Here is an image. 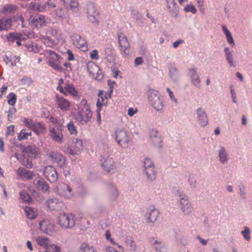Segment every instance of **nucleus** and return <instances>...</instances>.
<instances>
[{
    "label": "nucleus",
    "instance_id": "nucleus-1",
    "mask_svg": "<svg viewBox=\"0 0 252 252\" xmlns=\"http://www.w3.org/2000/svg\"><path fill=\"white\" fill-rule=\"evenodd\" d=\"M41 55H43L48 60V64L54 70L62 72V66L63 58L53 51L45 50Z\"/></svg>",
    "mask_w": 252,
    "mask_h": 252
},
{
    "label": "nucleus",
    "instance_id": "nucleus-2",
    "mask_svg": "<svg viewBox=\"0 0 252 252\" xmlns=\"http://www.w3.org/2000/svg\"><path fill=\"white\" fill-rule=\"evenodd\" d=\"M75 216L72 213H61L58 217V224L64 229L71 228L76 225Z\"/></svg>",
    "mask_w": 252,
    "mask_h": 252
},
{
    "label": "nucleus",
    "instance_id": "nucleus-3",
    "mask_svg": "<svg viewBox=\"0 0 252 252\" xmlns=\"http://www.w3.org/2000/svg\"><path fill=\"white\" fill-rule=\"evenodd\" d=\"M115 138L118 144L122 147H126L131 141L130 133L124 129H117L115 131Z\"/></svg>",
    "mask_w": 252,
    "mask_h": 252
},
{
    "label": "nucleus",
    "instance_id": "nucleus-4",
    "mask_svg": "<svg viewBox=\"0 0 252 252\" xmlns=\"http://www.w3.org/2000/svg\"><path fill=\"white\" fill-rule=\"evenodd\" d=\"M92 115L89 106H87L77 113L75 119L81 125H84L91 121Z\"/></svg>",
    "mask_w": 252,
    "mask_h": 252
},
{
    "label": "nucleus",
    "instance_id": "nucleus-5",
    "mask_svg": "<svg viewBox=\"0 0 252 252\" xmlns=\"http://www.w3.org/2000/svg\"><path fill=\"white\" fill-rule=\"evenodd\" d=\"M148 100L151 104L157 110L159 111L162 109L163 105L158 91L154 90H149Z\"/></svg>",
    "mask_w": 252,
    "mask_h": 252
},
{
    "label": "nucleus",
    "instance_id": "nucleus-6",
    "mask_svg": "<svg viewBox=\"0 0 252 252\" xmlns=\"http://www.w3.org/2000/svg\"><path fill=\"white\" fill-rule=\"evenodd\" d=\"M179 197V207L183 213L185 215L191 214L193 211V208L189 200L188 196L180 192Z\"/></svg>",
    "mask_w": 252,
    "mask_h": 252
},
{
    "label": "nucleus",
    "instance_id": "nucleus-7",
    "mask_svg": "<svg viewBox=\"0 0 252 252\" xmlns=\"http://www.w3.org/2000/svg\"><path fill=\"white\" fill-rule=\"evenodd\" d=\"M88 18L92 23H97L99 18V12L94 3H89L86 6Z\"/></svg>",
    "mask_w": 252,
    "mask_h": 252
},
{
    "label": "nucleus",
    "instance_id": "nucleus-8",
    "mask_svg": "<svg viewBox=\"0 0 252 252\" xmlns=\"http://www.w3.org/2000/svg\"><path fill=\"white\" fill-rule=\"evenodd\" d=\"M101 165L103 169L107 172H114L115 169V162L112 158L105 154L101 157Z\"/></svg>",
    "mask_w": 252,
    "mask_h": 252
},
{
    "label": "nucleus",
    "instance_id": "nucleus-9",
    "mask_svg": "<svg viewBox=\"0 0 252 252\" xmlns=\"http://www.w3.org/2000/svg\"><path fill=\"white\" fill-rule=\"evenodd\" d=\"M110 82L111 81L110 80L108 81V83L110 86V93L109 94L104 93V91L102 90H100L99 91L98 97L96 102V106L99 111H101L102 106L107 104V99L108 98L111 97V94L113 92V87L111 86Z\"/></svg>",
    "mask_w": 252,
    "mask_h": 252
},
{
    "label": "nucleus",
    "instance_id": "nucleus-10",
    "mask_svg": "<svg viewBox=\"0 0 252 252\" xmlns=\"http://www.w3.org/2000/svg\"><path fill=\"white\" fill-rule=\"evenodd\" d=\"M58 192L60 195L67 198H70L74 195V192L71 187L64 183L59 185Z\"/></svg>",
    "mask_w": 252,
    "mask_h": 252
},
{
    "label": "nucleus",
    "instance_id": "nucleus-11",
    "mask_svg": "<svg viewBox=\"0 0 252 252\" xmlns=\"http://www.w3.org/2000/svg\"><path fill=\"white\" fill-rule=\"evenodd\" d=\"M46 204L47 207L51 211H60L64 207L63 202L56 198L48 199Z\"/></svg>",
    "mask_w": 252,
    "mask_h": 252
},
{
    "label": "nucleus",
    "instance_id": "nucleus-12",
    "mask_svg": "<svg viewBox=\"0 0 252 252\" xmlns=\"http://www.w3.org/2000/svg\"><path fill=\"white\" fill-rule=\"evenodd\" d=\"M30 21L31 24L37 28L44 27L47 24V19L45 16L41 14L31 17Z\"/></svg>",
    "mask_w": 252,
    "mask_h": 252
},
{
    "label": "nucleus",
    "instance_id": "nucleus-13",
    "mask_svg": "<svg viewBox=\"0 0 252 252\" xmlns=\"http://www.w3.org/2000/svg\"><path fill=\"white\" fill-rule=\"evenodd\" d=\"M72 40L73 44L82 51H85L88 49V45L86 41L82 38L79 35L74 34L72 36Z\"/></svg>",
    "mask_w": 252,
    "mask_h": 252
},
{
    "label": "nucleus",
    "instance_id": "nucleus-14",
    "mask_svg": "<svg viewBox=\"0 0 252 252\" xmlns=\"http://www.w3.org/2000/svg\"><path fill=\"white\" fill-rule=\"evenodd\" d=\"M44 175L51 183H54L58 180L57 173L55 168L52 166H48L45 168Z\"/></svg>",
    "mask_w": 252,
    "mask_h": 252
},
{
    "label": "nucleus",
    "instance_id": "nucleus-15",
    "mask_svg": "<svg viewBox=\"0 0 252 252\" xmlns=\"http://www.w3.org/2000/svg\"><path fill=\"white\" fill-rule=\"evenodd\" d=\"M189 75L192 85L196 88L200 89L201 88V80L196 70L194 68L189 69Z\"/></svg>",
    "mask_w": 252,
    "mask_h": 252
},
{
    "label": "nucleus",
    "instance_id": "nucleus-16",
    "mask_svg": "<svg viewBox=\"0 0 252 252\" xmlns=\"http://www.w3.org/2000/svg\"><path fill=\"white\" fill-rule=\"evenodd\" d=\"M49 158L52 162L57 163L60 167H63L65 163L64 158L58 152H51Z\"/></svg>",
    "mask_w": 252,
    "mask_h": 252
},
{
    "label": "nucleus",
    "instance_id": "nucleus-17",
    "mask_svg": "<svg viewBox=\"0 0 252 252\" xmlns=\"http://www.w3.org/2000/svg\"><path fill=\"white\" fill-rule=\"evenodd\" d=\"M68 10H70L72 12L77 13L79 11V3L77 0H61Z\"/></svg>",
    "mask_w": 252,
    "mask_h": 252
},
{
    "label": "nucleus",
    "instance_id": "nucleus-18",
    "mask_svg": "<svg viewBox=\"0 0 252 252\" xmlns=\"http://www.w3.org/2000/svg\"><path fill=\"white\" fill-rule=\"evenodd\" d=\"M158 215V211L154 207L149 209L145 215L146 222H154L157 220Z\"/></svg>",
    "mask_w": 252,
    "mask_h": 252
},
{
    "label": "nucleus",
    "instance_id": "nucleus-19",
    "mask_svg": "<svg viewBox=\"0 0 252 252\" xmlns=\"http://www.w3.org/2000/svg\"><path fill=\"white\" fill-rule=\"evenodd\" d=\"M50 136L56 142L62 143L63 142V135L61 129L51 128L49 130Z\"/></svg>",
    "mask_w": 252,
    "mask_h": 252
},
{
    "label": "nucleus",
    "instance_id": "nucleus-20",
    "mask_svg": "<svg viewBox=\"0 0 252 252\" xmlns=\"http://www.w3.org/2000/svg\"><path fill=\"white\" fill-rule=\"evenodd\" d=\"M197 115V120L200 125L204 126L208 124V119L205 112L201 108L196 110Z\"/></svg>",
    "mask_w": 252,
    "mask_h": 252
},
{
    "label": "nucleus",
    "instance_id": "nucleus-21",
    "mask_svg": "<svg viewBox=\"0 0 252 252\" xmlns=\"http://www.w3.org/2000/svg\"><path fill=\"white\" fill-rule=\"evenodd\" d=\"M53 224L49 220H43L39 223L40 230L45 233H49L52 230Z\"/></svg>",
    "mask_w": 252,
    "mask_h": 252
},
{
    "label": "nucleus",
    "instance_id": "nucleus-22",
    "mask_svg": "<svg viewBox=\"0 0 252 252\" xmlns=\"http://www.w3.org/2000/svg\"><path fill=\"white\" fill-rule=\"evenodd\" d=\"M17 173L21 178H26L28 180L32 179L34 176V174L32 171L28 170L23 167L19 168Z\"/></svg>",
    "mask_w": 252,
    "mask_h": 252
},
{
    "label": "nucleus",
    "instance_id": "nucleus-23",
    "mask_svg": "<svg viewBox=\"0 0 252 252\" xmlns=\"http://www.w3.org/2000/svg\"><path fill=\"white\" fill-rule=\"evenodd\" d=\"M167 8L172 16L177 17L178 16V10L174 0H166Z\"/></svg>",
    "mask_w": 252,
    "mask_h": 252
},
{
    "label": "nucleus",
    "instance_id": "nucleus-24",
    "mask_svg": "<svg viewBox=\"0 0 252 252\" xmlns=\"http://www.w3.org/2000/svg\"><path fill=\"white\" fill-rule=\"evenodd\" d=\"M119 42L122 50L126 55L128 54L126 53V50L129 48V44L126 37L123 33H121L118 35Z\"/></svg>",
    "mask_w": 252,
    "mask_h": 252
},
{
    "label": "nucleus",
    "instance_id": "nucleus-25",
    "mask_svg": "<svg viewBox=\"0 0 252 252\" xmlns=\"http://www.w3.org/2000/svg\"><path fill=\"white\" fill-rule=\"evenodd\" d=\"M150 136L155 145L158 146L160 145L161 142V138L157 129H151L150 131Z\"/></svg>",
    "mask_w": 252,
    "mask_h": 252
},
{
    "label": "nucleus",
    "instance_id": "nucleus-26",
    "mask_svg": "<svg viewBox=\"0 0 252 252\" xmlns=\"http://www.w3.org/2000/svg\"><path fill=\"white\" fill-rule=\"evenodd\" d=\"M34 184L38 190L45 192L48 191L49 187L47 183L42 179H38L34 181Z\"/></svg>",
    "mask_w": 252,
    "mask_h": 252
},
{
    "label": "nucleus",
    "instance_id": "nucleus-27",
    "mask_svg": "<svg viewBox=\"0 0 252 252\" xmlns=\"http://www.w3.org/2000/svg\"><path fill=\"white\" fill-rule=\"evenodd\" d=\"M59 108L62 110H67L70 107L69 101L62 96H57Z\"/></svg>",
    "mask_w": 252,
    "mask_h": 252
},
{
    "label": "nucleus",
    "instance_id": "nucleus-28",
    "mask_svg": "<svg viewBox=\"0 0 252 252\" xmlns=\"http://www.w3.org/2000/svg\"><path fill=\"white\" fill-rule=\"evenodd\" d=\"M12 27V20L10 18L0 19V32L8 31Z\"/></svg>",
    "mask_w": 252,
    "mask_h": 252
},
{
    "label": "nucleus",
    "instance_id": "nucleus-29",
    "mask_svg": "<svg viewBox=\"0 0 252 252\" xmlns=\"http://www.w3.org/2000/svg\"><path fill=\"white\" fill-rule=\"evenodd\" d=\"M36 241L37 244L44 248L46 249L50 243V240L47 237L45 236H38L36 238Z\"/></svg>",
    "mask_w": 252,
    "mask_h": 252
},
{
    "label": "nucleus",
    "instance_id": "nucleus-30",
    "mask_svg": "<svg viewBox=\"0 0 252 252\" xmlns=\"http://www.w3.org/2000/svg\"><path fill=\"white\" fill-rule=\"evenodd\" d=\"M224 53L226 57V60L227 61L228 64L231 67H234L235 65L233 62V55L230 52L228 47H225Z\"/></svg>",
    "mask_w": 252,
    "mask_h": 252
},
{
    "label": "nucleus",
    "instance_id": "nucleus-31",
    "mask_svg": "<svg viewBox=\"0 0 252 252\" xmlns=\"http://www.w3.org/2000/svg\"><path fill=\"white\" fill-rule=\"evenodd\" d=\"M66 92L72 95L73 96H78V92L77 90L75 88L73 85L70 83L65 84L64 86Z\"/></svg>",
    "mask_w": 252,
    "mask_h": 252
},
{
    "label": "nucleus",
    "instance_id": "nucleus-32",
    "mask_svg": "<svg viewBox=\"0 0 252 252\" xmlns=\"http://www.w3.org/2000/svg\"><path fill=\"white\" fill-rule=\"evenodd\" d=\"M87 68L90 73L92 74L94 77H95L96 75H98L99 68L96 64L93 63H90L87 65Z\"/></svg>",
    "mask_w": 252,
    "mask_h": 252
},
{
    "label": "nucleus",
    "instance_id": "nucleus-33",
    "mask_svg": "<svg viewBox=\"0 0 252 252\" xmlns=\"http://www.w3.org/2000/svg\"><path fill=\"white\" fill-rule=\"evenodd\" d=\"M32 130L37 134L39 135L45 131V128L44 126L41 123H35Z\"/></svg>",
    "mask_w": 252,
    "mask_h": 252
},
{
    "label": "nucleus",
    "instance_id": "nucleus-34",
    "mask_svg": "<svg viewBox=\"0 0 252 252\" xmlns=\"http://www.w3.org/2000/svg\"><path fill=\"white\" fill-rule=\"evenodd\" d=\"M40 40L44 44L48 47H53L55 44L54 41L47 36H40Z\"/></svg>",
    "mask_w": 252,
    "mask_h": 252
},
{
    "label": "nucleus",
    "instance_id": "nucleus-35",
    "mask_svg": "<svg viewBox=\"0 0 252 252\" xmlns=\"http://www.w3.org/2000/svg\"><path fill=\"white\" fill-rule=\"evenodd\" d=\"M108 192L111 199L114 200L117 198L118 191L117 189L112 185L109 186Z\"/></svg>",
    "mask_w": 252,
    "mask_h": 252
},
{
    "label": "nucleus",
    "instance_id": "nucleus-36",
    "mask_svg": "<svg viewBox=\"0 0 252 252\" xmlns=\"http://www.w3.org/2000/svg\"><path fill=\"white\" fill-rule=\"evenodd\" d=\"M222 30L226 35L227 42L230 45L234 46L235 45L234 41L230 31L225 26H222Z\"/></svg>",
    "mask_w": 252,
    "mask_h": 252
},
{
    "label": "nucleus",
    "instance_id": "nucleus-37",
    "mask_svg": "<svg viewBox=\"0 0 252 252\" xmlns=\"http://www.w3.org/2000/svg\"><path fill=\"white\" fill-rule=\"evenodd\" d=\"M32 133L31 131H27L26 129H23L18 135V139L19 141L27 140L30 136H31Z\"/></svg>",
    "mask_w": 252,
    "mask_h": 252
},
{
    "label": "nucleus",
    "instance_id": "nucleus-38",
    "mask_svg": "<svg viewBox=\"0 0 252 252\" xmlns=\"http://www.w3.org/2000/svg\"><path fill=\"white\" fill-rule=\"evenodd\" d=\"M94 248L87 243H83L80 246L79 252H94Z\"/></svg>",
    "mask_w": 252,
    "mask_h": 252
},
{
    "label": "nucleus",
    "instance_id": "nucleus-39",
    "mask_svg": "<svg viewBox=\"0 0 252 252\" xmlns=\"http://www.w3.org/2000/svg\"><path fill=\"white\" fill-rule=\"evenodd\" d=\"M24 211L26 214L27 217L29 219L32 220L36 218V214L34 210L30 207H26L24 209Z\"/></svg>",
    "mask_w": 252,
    "mask_h": 252
},
{
    "label": "nucleus",
    "instance_id": "nucleus-40",
    "mask_svg": "<svg viewBox=\"0 0 252 252\" xmlns=\"http://www.w3.org/2000/svg\"><path fill=\"white\" fill-rule=\"evenodd\" d=\"M17 9V7L14 4H8L3 7L2 12L4 14L15 12Z\"/></svg>",
    "mask_w": 252,
    "mask_h": 252
},
{
    "label": "nucleus",
    "instance_id": "nucleus-41",
    "mask_svg": "<svg viewBox=\"0 0 252 252\" xmlns=\"http://www.w3.org/2000/svg\"><path fill=\"white\" fill-rule=\"evenodd\" d=\"M145 170L148 179L151 181H153L156 179L157 174L154 167L146 169Z\"/></svg>",
    "mask_w": 252,
    "mask_h": 252
},
{
    "label": "nucleus",
    "instance_id": "nucleus-42",
    "mask_svg": "<svg viewBox=\"0 0 252 252\" xmlns=\"http://www.w3.org/2000/svg\"><path fill=\"white\" fill-rule=\"evenodd\" d=\"M67 127L71 135L76 136L77 134L78 131L77 127L73 121H70L67 125Z\"/></svg>",
    "mask_w": 252,
    "mask_h": 252
},
{
    "label": "nucleus",
    "instance_id": "nucleus-43",
    "mask_svg": "<svg viewBox=\"0 0 252 252\" xmlns=\"http://www.w3.org/2000/svg\"><path fill=\"white\" fill-rule=\"evenodd\" d=\"M7 99L8 104L13 106L16 102L17 97L14 93H10L7 95Z\"/></svg>",
    "mask_w": 252,
    "mask_h": 252
},
{
    "label": "nucleus",
    "instance_id": "nucleus-44",
    "mask_svg": "<svg viewBox=\"0 0 252 252\" xmlns=\"http://www.w3.org/2000/svg\"><path fill=\"white\" fill-rule=\"evenodd\" d=\"M29 8L31 10L39 12H42L44 10V8L41 7L39 4L33 1L31 2L29 4Z\"/></svg>",
    "mask_w": 252,
    "mask_h": 252
},
{
    "label": "nucleus",
    "instance_id": "nucleus-45",
    "mask_svg": "<svg viewBox=\"0 0 252 252\" xmlns=\"http://www.w3.org/2000/svg\"><path fill=\"white\" fill-rule=\"evenodd\" d=\"M155 244V247L157 251L159 252H166V248L163 243L156 241Z\"/></svg>",
    "mask_w": 252,
    "mask_h": 252
},
{
    "label": "nucleus",
    "instance_id": "nucleus-46",
    "mask_svg": "<svg viewBox=\"0 0 252 252\" xmlns=\"http://www.w3.org/2000/svg\"><path fill=\"white\" fill-rule=\"evenodd\" d=\"M219 158L220 160L222 163L226 162L228 160L227 155L226 154V153L223 147L221 148L220 151Z\"/></svg>",
    "mask_w": 252,
    "mask_h": 252
},
{
    "label": "nucleus",
    "instance_id": "nucleus-47",
    "mask_svg": "<svg viewBox=\"0 0 252 252\" xmlns=\"http://www.w3.org/2000/svg\"><path fill=\"white\" fill-rule=\"evenodd\" d=\"M126 243L127 247H129L130 251H134L136 249V243L131 238H127L126 241Z\"/></svg>",
    "mask_w": 252,
    "mask_h": 252
},
{
    "label": "nucleus",
    "instance_id": "nucleus-48",
    "mask_svg": "<svg viewBox=\"0 0 252 252\" xmlns=\"http://www.w3.org/2000/svg\"><path fill=\"white\" fill-rule=\"evenodd\" d=\"M21 199L24 202H30L31 199L30 195L26 191H22L20 192Z\"/></svg>",
    "mask_w": 252,
    "mask_h": 252
},
{
    "label": "nucleus",
    "instance_id": "nucleus-49",
    "mask_svg": "<svg viewBox=\"0 0 252 252\" xmlns=\"http://www.w3.org/2000/svg\"><path fill=\"white\" fill-rule=\"evenodd\" d=\"M60 249L59 247L56 245H51L50 243L46 249L45 252H60Z\"/></svg>",
    "mask_w": 252,
    "mask_h": 252
},
{
    "label": "nucleus",
    "instance_id": "nucleus-50",
    "mask_svg": "<svg viewBox=\"0 0 252 252\" xmlns=\"http://www.w3.org/2000/svg\"><path fill=\"white\" fill-rule=\"evenodd\" d=\"M21 82L22 85L28 86H31L33 83L32 79L28 77H24L22 78L21 80Z\"/></svg>",
    "mask_w": 252,
    "mask_h": 252
},
{
    "label": "nucleus",
    "instance_id": "nucleus-51",
    "mask_svg": "<svg viewBox=\"0 0 252 252\" xmlns=\"http://www.w3.org/2000/svg\"><path fill=\"white\" fill-rule=\"evenodd\" d=\"M184 10L186 12H191L192 14H195L197 12L196 9L192 4L187 5V6L184 8Z\"/></svg>",
    "mask_w": 252,
    "mask_h": 252
},
{
    "label": "nucleus",
    "instance_id": "nucleus-52",
    "mask_svg": "<svg viewBox=\"0 0 252 252\" xmlns=\"http://www.w3.org/2000/svg\"><path fill=\"white\" fill-rule=\"evenodd\" d=\"M74 147L77 151H79L83 149V141L79 139H76L74 143Z\"/></svg>",
    "mask_w": 252,
    "mask_h": 252
},
{
    "label": "nucleus",
    "instance_id": "nucleus-53",
    "mask_svg": "<svg viewBox=\"0 0 252 252\" xmlns=\"http://www.w3.org/2000/svg\"><path fill=\"white\" fill-rule=\"evenodd\" d=\"M27 47L30 52H32L33 53H37L39 52V49L35 44H29L27 45Z\"/></svg>",
    "mask_w": 252,
    "mask_h": 252
},
{
    "label": "nucleus",
    "instance_id": "nucleus-54",
    "mask_svg": "<svg viewBox=\"0 0 252 252\" xmlns=\"http://www.w3.org/2000/svg\"><path fill=\"white\" fill-rule=\"evenodd\" d=\"M242 234L243 237L248 241L250 240V231L249 227H246L245 230L242 231Z\"/></svg>",
    "mask_w": 252,
    "mask_h": 252
},
{
    "label": "nucleus",
    "instance_id": "nucleus-55",
    "mask_svg": "<svg viewBox=\"0 0 252 252\" xmlns=\"http://www.w3.org/2000/svg\"><path fill=\"white\" fill-rule=\"evenodd\" d=\"M23 122L27 127H29L32 129L35 124L33 122V121L32 120L28 119L25 118H24L23 119Z\"/></svg>",
    "mask_w": 252,
    "mask_h": 252
},
{
    "label": "nucleus",
    "instance_id": "nucleus-56",
    "mask_svg": "<svg viewBox=\"0 0 252 252\" xmlns=\"http://www.w3.org/2000/svg\"><path fill=\"white\" fill-rule=\"evenodd\" d=\"M56 14L59 18H63L65 15V10L63 8H58L56 10Z\"/></svg>",
    "mask_w": 252,
    "mask_h": 252
},
{
    "label": "nucleus",
    "instance_id": "nucleus-57",
    "mask_svg": "<svg viewBox=\"0 0 252 252\" xmlns=\"http://www.w3.org/2000/svg\"><path fill=\"white\" fill-rule=\"evenodd\" d=\"M145 169L149 168L150 167H154V165L152 161L149 158H146L144 161Z\"/></svg>",
    "mask_w": 252,
    "mask_h": 252
},
{
    "label": "nucleus",
    "instance_id": "nucleus-58",
    "mask_svg": "<svg viewBox=\"0 0 252 252\" xmlns=\"http://www.w3.org/2000/svg\"><path fill=\"white\" fill-rule=\"evenodd\" d=\"M138 112V109L137 108L130 107L127 110V114L129 116L132 117L134 114H136Z\"/></svg>",
    "mask_w": 252,
    "mask_h": 252
},
{
    "label": "nucleus",
    "instance_id": "nucleus-59",
    "mask_svg": "<svg viewBox=\"0 0 252 252\" xmlns=\"http://www.w3.org/2000/svg\"><path fill=\"white\" fill-rule=\"evenodd\" d=\"M90 57L93 60H98L99 59L98 51L96 50H93L90 53Z\"/></svg>",
    "mask_w": 252,
    "mask_h": 252
},
{
    "label": "nucleus",
    "instance_id": "nucleus-60",
    "mask_svg": "<svg viewBox=\"0 0 252 252\" xmlns=\"http://www.w3.org/2000/svg\"><path fill=\"white\" fill-rule=\"evenodd\" d=\"M14 132V126L10 125L7 128L6 136L13 135Z\"/></svg>",
    "mask_w": 252,
    "mask_h": 252
},
{
    "label": "nucleus",
    "instance_id": "nucleus-61",
    "mask_svg": "<svg viewBox=\"0 0 252 252\" xmlns=\"http://www.w3.org/2000/svg\"><path fill=\"white\" fill-rule=\"evenodd\" d=\"M19 37L17 33L12 32L9 34L7 38L9 40H14L15 39H18Z\"/></svg>",
    "mask_w": 252,
    "mask_h": 252
},
{
    "label": "nucleus",
    "instance_id": "nucleus-62",
    "mask_svg": "<svg viewBox=\"0 0 252 252\" xmlns=\"http://www.w3.org/2000/svg\"><path fill=\"white\" fill-rule=\"evenodd\" d=\"M143 62H144V61H143L142 58L137 57V58H136L134 60V65H135V66H138V65L142 64V63Z\"/></svg>",
    "mask_w": 252,
    "mask_h": 252
},
{
    "label": "nucleus",
    "instance_id": "nucleus-63",
    "mask_svg": "<svg viewBox=\"0 0 252 252\" xmlns=\"http://www.w3.org/2000/svg\"><path fill=\"white\" fill-rule=\"evenodd\" d=\"M49 33L52 36H57L58 34V30L57 29L51 28L49 31Z\"/></svg>",
    "mask_w": 252,
    "mask_h": 252
},
{
    "label": "nucleus",
    "instance_id": "nucleus-64",
    "mask_svg": "<svg viewBox=\"0 0 252 252\" xmlns=\"http://www.w3.org/2000/svg\"><path fill=\"white\" fill-rule=\"evenodd\" d=\"M66 53L68 55V60L69 61H71L74 60V55L71 50H68Z\"/></svg>",
    "mask_w": 252,
    "mask_h": 252
}]
</instances>
